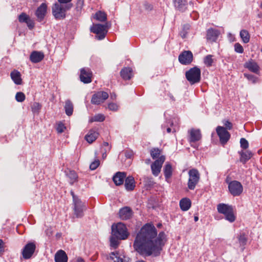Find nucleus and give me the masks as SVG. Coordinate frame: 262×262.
Returning a JSON list of instances; mask_svg holds the SVG:
<instances>
[{"label":"nucleus","mask_w":262,"mask_h":262,"mask_svg":"<svg viewBox=\"0 0 262 262\" xmlns=\"http://www.w3.org/2000/svg\"><path fill=\"white\" fill-rule=\"evenodd\" d=\"M240 37L244 43H248L250 40V35L246 30H242L240 32Z\"/></svg>","instance_id":"36"},{"label":"nucleus","mask_w":262,"mask_h":262,"mask_svg":"<svg viewBox=\"0 0 262 262\" xmlns=\"http://www.w3.org/2000/svg\"><path fill=\"white\" fill-rule=\"evenodd\" d=\"M119 214L121 220H126L132 217L133 211L129 207H124L120 209Z\"/></svg>","instance_id":"19"},{"label":"nucleus","mask_w":262,"mask_h":262,"mask_svg":"<svg viewBox=\"0 0 262 262\" xmlns=\"http://www.w3.org/2000/svg\"><path fill=\"white\" fill-rule=\"evenodd\" d=\"M217 211L223 214L225 216V219L230 223H232L235 220V216L231 206L223 203L219 204L217 206Z\"/></svg>","instance_id":"6"},{"label":"nucleus","mask_w":262,"mask_h":262,"mask_svg":"<svg viewBox=\"0 0 262 262\" xmlns=\"http://www.w3.org/2000/svg\"><path fill=\"white\" fill-rule=\"evenodd\" d=\"M188 141L190 143H194L199 141L202 138L201 131L199 129L192 128L188 130Z\"/></svg>","instance_id":"16"},{"label":"nucleus","mask_w":262,"mask_h":262,"mask_svg":"<svg viewBox=\"0 0 262 262\" xmlns=\"http://www.w3.org/2000/svg\"><path fill=\"white\" fill-rule=\"evenodd\" d=\"M44 58V54L42 52L38 51H33L30 56V60L33 63H38L41 61Z\"/></svg>","instance_id":"23"},{"label":"nucleus","mask_w":262,"mask_h":262,"mask_svg":"<svg viewBox=\"0 0 262 262\" xmlns=\"http://www.w3.org/2000/svg\"><path fill=\"white\" fill-rule=\"evenodd\" d=\"M226 182L228 184V189L230 193L233 196H239L243 191V187L242 184L237 181L229 182L226 179Z\"/></svg>","instance_id":"8"},{"label":"nucleus","mask_w":262,"mask_h":262,"mask_svg":"<svg viewBox=\"0 0 262 262\" xmlns=\"http://www.w3.org/2000/svg\"><path fill=\"white\" fill-rule=\"evenodd\" d=\"M213 56L212 55H207L204 58V63L207 67L212 66L213 63V59L212 58Z\"/></svg>","instance_id":"40"},{"label":"nucleus","mask_w":262,"mask_h":262,"mask_svg":"<svg viewBox=\"0 0 262 262\" xmlns=\"http://www.w3.org/2000/svg\"><path fill=\"white\" fill-rule=\"evenodd\" d=\"M223 122L225 126L224 127L227 130L228 129L230 130L232 128L233 125H232V123L230 122V121H229L228 120H224L223 121Z\"/></svg>","instance_id":"53"},{"label":"nucleus","mask_w":262,"mask_h":262,"mask_svg":"<svg viewBox=\"0 0 262 262\" xmlns=\"http://www.w3.org/2000/svg\"><path fill=\"white\" fill-rule=\"evenodd\" d=\"M157 235V229L152 224L144 225L137 234L133 246H164L166 241L164 232Z\"/></svg>","instance_id":"1"},{"label":"nucleus","mask_w":262,"mask_h":262,"mask_svg":"<svg viewBox=\"0 0 262 262\" xmlns=\"http://www.w3.org/2000/svg\"><path fill=\"white\" fill-rule=\"evenodd\" d=\"M71 195H72V197H73V203L77 202V201L80 200L76 195H75V194H74L73 191H71Z\"/></svg>","instance_id":"56"},{"label":"nucleus","mask_w":262,"mask_h":262,"mask_svg":"<svg viewBox=\"0 0 262 262\" xmlns=\"http://www.w3.org/2000/svg\"><path fill=\"white\" fill-rule=\"evenodd\" d=\"M92 73L88 68H84L81 69L80 79L81 82L84 83H89L92 81Z\"/></svg>","instance_id":"15"},{"label":"nucleus","mask_w":262,"mask_h":262,"mask_svg":"<svg viewBox=\"0 0 262 262\" xmlns=\"http://www.w3.org/2000/svg\"><path fill=\"white\" fill-rule=\"evenodd\" d=\"M98 133L95 129H91L85 136V139L90 143H92L98 138Z\"/></svg>","instance_id":"28"},{"label":"nucleus","mask_w":262,"mask_h":262,"mask_svg":"<svg viewBox=\"0 0 262 262\" xmlns=\"http://www.w3.org/2000/svg\"><path fill=\"white\" fill-rule=\"evenodd\" d=\"M4 247H0V255L4 251Z\"/></svg>","instance_id":"61"},{"label":"nucleus","mask_w":262,"mask_h":262,"mask_svg":"<svg viewBox=\"0 0 262 262\" xmlns=\"http://www.w3.org/2000/svg\"><path fill=\"white\" fill-rule=\"evenodd\" d=\"M111 147V146H110L107 142H104L101 147V151L107 153L110 150Z\"/></svg>","instance_id":"47"},{"label":"nucleus","mask_w":262,"mask_h":262,"mask_svg":"<svg viewBox=\"0 0 262 262\" xmlns=\"http://www.w3.org/2000/svg\"><path fill=\"white\" fill-rule=\"evenodd\" d=\"M30 17L25 13H21L18 16V20L20 23H26L29 19Z\"/></svg>","instance_id":"45"},{"label":"nucleus","mask_w":262,"mask_h":262,"mask_svg":"<svg viewBox=\"0 0 262 262\" xmlns=\"http://www.w3.org/2000/svg\"><path fill=\"white\" fill-rule=\"evenodd\" d=\"M120 75L124 80H129L133 76V70L130 68H124L120 72Z\"/></svg>","instance_id":"31"},{"label":"nucleus","mask_w":262,"mask_h":262,"mask_svg":"<svg viewBox=\"0 0 262 262\" xmlns=\"http://www.w3.org/2000/svg\"><path fill=\"white\" fill-rule=\"evenodd\" d=\"M135 250L141 255L146 257L150 255L157 256L162 250L161 247H135Z\"/></svg>","instance_id":"5"},{"label":"nucleus","mask_w":262,"mask_h":262,"mask_svg":"<svg viewBox=\"0 0 262 262\" xmlns=\"http://www.w3.org/2000/svg\"><path fill=\"white\" fill-rule=\"evenodd\" d=\"M73 204L74 214L77 217H81L83 215V210L85 209L84 203L80 200Z\"/></svg>","instance_id":"17"},{"label":"nucleus","mask_w":262,"mask_h":262,"mask_svg":"<svg viewBox=\"0 0 262 262\" xmlns=\"http://www.w3.org/2000/svg\"><path fill=\"white\" fill-rule=\"evenodd\" d=\"M189 179L187 183L188 188L194 190L200 179V174L196 169H191L188 171Z\"/></svg>","instance_id":"7"},{"label":"nucleus","mask_w":262,"mask_h":262,"mask_svg":"<svg viewBox=\"0 0 262 262\" xmlns=\"http://www.w3.org/2000/svg\"><path fill=\"white\" fill-rule=\"evenodd\" d=\"M201 71L200 68L195 66L186 72L185 77L190 84L199 83L201 79Z\"/></svg>","instance_id":"4"},{"label":"nucleus","mask_w":262,"mask_h":262,"mask_svg":"<svg viewBox=\"0 0 262 262\" xmlns=\"http://www.w3.org/2000/svg\"><path fill=\"white\" fill-rule=\"evenodd\" d=\"M36 243L35 241L32 240L29 242L27 244H26L25 246H36Z\"/></svg>","instance_id":"58"},{"label":"nucleus","mask_w":262,"mask_h":262,"mask_svg":"<svg viewBox=\"0 0 262 262\" xmlns=\"http://www.w3.org/2000/svg\"><path fill=\"white\" fill-rule=\"evenodd\" d=\"M108 97L107 93L103 91L98 92L92 96L91 103L98 105L103 103Z\"/></svg>","instance_id":"13"},{"label":"nucleus","mask_w":262,"mask_h":262,"mask_svg":"<svg viewBox=\"0 0 262 262\" xmlns=\"http://www.w3.org/2000/svg\"><path fill=\"white\" fill-rule=\"evenodd\" d=\"M6 244V243L4 242L2 239H0V246H3V245Z\"/></svg>","instance_id":"63"},{"label":"nucleus","mask_w":262,"mask_h":262,"mask_svg":"<svg viewBox=\"0 0 262 262\" xmlns=\"http://www.w3.org/2000/svg\"><path fill=\"white\" fill-rule=\"evenodd\" d=\"M66 127L63 123L59 122L57 124L56 130L58 133H62L66 129Z\"/></svg>","instance_id":"50"},{"label":"nucleus","mask_w":262,"mask_h":262,"mask_svg":"<svg viewBox=\"0 0 262 262\" xmlns=\"http://www.w3.org/2000/svg\"><path fill=\"white\" fill-rule=\"evenodd\" d=\"M91 31L96 34L95 38L98 40L104 39L107 33L105 26L101 24H96L91 28Z\"/></svg>","instance_id":"9"},{"label":"nucleus","mask_w":262,"mask_h":262,"mask_svg":"<svg viewBox=\"0 0 262 262\" xmlns=\"http://www.w3.org/2000/svg\"><path fill=\"white\" fill-rule=\"evenodd\" d=\"M192 60L193 54L190 51H184L179 56V61L182 64H189Z\"/></svg>","instance_id":"14"},{"label":"nucleus","mask_w":262,"mask_h":262,"mask_svg":"<svg viewBox=\"0 0 262 262\" xmlns=\"http://www.w3.org/2000/svg\"><path fill=\"white\" fill-rule=\"evenodd\" d=\"M174 7L180 11H184L187 5V0H172Z\"/></svg>","instance_id":"26"},{"label":"nucleus","mask_w":262,"mask_h":262,"mask_svg":"<svg viewBox=\"0 0 262 262\" xmlns=\"http://www.w3.org/2000/svg\"><path fill=\"white\" fill-rule=\"evenodd\" d=\"M216 132L221 143L222 145L226 144L230 138V134L228 130L223 126H217L216 128Z\"/></svg>","instance_id":"10"},{"label":"nucleus","mask_w":262,"mask_h":262,"mask_svg":"<svg viewBox=\"0 0 262 262\" xmlns=\"http://www.w3.org/2000/svg\"><path fill=\"white\" fill-rule=\"evenodd\" d=\"M54 260L55 262H68V257L64 251L59 250L55 254Z\"/></svg>","instance_id":"20"},{"label":"nucleus","mask_w":262,"mask_h":262,"mask_svg":"<svg viewBox=\"0 0 262 262\" xmlns=\"http://www.w3.org/2000/svg\"><path fill=\"white\" fill-rule=\"evenodd\" d=\"M67 176L70 179V183L73 185L74 183L77 181L78 176L74 170H69L67 172Z\"/></svg>","instance_id":"35"},{"label":"nucleus","mask_w":262,"mask_h":262,"mask_svg":"<svg viewBox=\"0 0 262 262\" xmlns=\"http://www.w3.org/2000/svg\"><path fill=\"white\" fill-rule=\"evenodd\" d=\"M220 31L218 30L210 28L207 31V39L211 41H215L219 37Z\"/></svg>","instance_id":"22"},{"label":"nucleus","mask_w":262,"mask_h":262,"mask_svg":"<svg viewBox=\"0 0 262 262\" xmlns=\"http://www.w3.org/2000/svg\"><path fill=\"white\" fill-rule=\"evenodd\" d=\"M251 157V154L248 151L245 152H242L241 153V162L243 163H245L248 160H249Z\"/></svg>","instance_id":"37"},{"label":"nucleus","mask_w":262,"mask_h":262,"mask_svg":"<svg viewBox=\"0 0 262 262\" xmlns=\"http://www.w3.org/2000/svg\"><path fill=\"white\" fill-rule=\"evenodd\" d=\"M26 98L25 95L23 92H17L15 95V99L17 102H22Z\"/></svg>","instance_id":"44"},{"label":"nucleus","mask_w":262,"mask_h":262,"mask_svg":"<svg viewBox=\"0 0 262 262\" xmlns=\"http://www.w3.org/2000/svg\"><path fill=\"white\" fill-rule=\"evenodd\" d=\"M125 187L127 191H132L135 187V181L132 176H128L125 180Z\"/></svg>","instance_id":"27"},{"label":"nucleus","mask_w":262,"mask_h":262,"mask_svg":"<svg viewBox=\"0 0 262 262\" xmlns=\"http://www.w3.org/2000/svg\"><path fill=\"white\" fill-rule=\"evenodd\" d=\"M244 76L253 83H255L257 81V78L253 75L245 73Z\"/></svg>","instance_id":"46"},{"label":"nucleus","mask_w":262,"mask_h":262,"mask_svg":"<svg viewBox=\"0 0 262 262\" xmlns=\"http://www.w3.org/2000/svg\"><path fill=\"white\" fill-rule=\"evenodd\" d=\"M95 18L100 21H105L106 20V15L105 13L98 11L95 14Z\"/></svg>","instance_id":"42"},{"label":"nucleus","mask_w":262,"mask_h":262,"mask_svg":"<svg viewBox=\"0 0 262 262\" xmlns=\"http://www.w3.org/2000/svg\"><path fill=\"white\" fill-rule=\"evenodd\" d=\"M100 165V161L98 159H96L92 162L90 165V168L91 170H95Z\"/></svg>","instance_id":"49"},{"label":"nucleus","mask_w":262,"mask_h":262,"mask_svg":"<svg viewBox=\"0 0 262 262\" xmlns=\"http://www.w3.org/2000/svg\"><path fill=\"white\" fill-rule=\"evenodd\" d=\"M72 0H58L59 3H60L61 4H72L71 2Z\"/></svg>","instance_id":"57"},{"label":"nucleus","mask_w":262,"mask_h":262,"mask_svg":"<svg viewBox=\"0 0 262 262\" xmlns=\"http://www.w3.org/2000/svg\"><path fill=\"white\" fill-rule=\"evenodd\" d=\"M46 233L47 235H48V236L52 235V231L51 228L47 229L46 231Z\"/></svg>","instance_id":"59"},{"label":"nucleus","mask_w":262,"mask_h":262,"mask_svg":"<svg viewBox=\"0 0 262 262\" xmlns=\"http://www.w3.org/2000/svg\"><path fill=\"white\" fill-rule=\"evenodd\" d=\"M41 108V104L36 102H34L31 106L32 111L34 114H38Z\"/></svg>","instance_id":"43"},{"label":"nucleus","mask_w":262,"mask_h":262,"mask_svg":"<svg viewBox=\"0 0 262 262\" xmlns=\"http://www.w3.org/2000/svg\"><path fill=\"white\" fill-rule=\"evenodd\" d=\"M25 23L30 29H32L34 27V22L30 18Z\"/></svg>","instance_id":"55"},{"label":"nucleus","mask_w":262,"mask_h":262,"mask_svg":"<svg viewBox=\"0 0 262 262\" xmlns=\"http://www.w3.org/2000/svg\"><path fill=\"white\" fill-rule=\"evenodd\" d=\"M36 247H24L21 251V254L24 259L30 258L35 251Z\"/></svg>","instance_id":"24"},{"label":"nucleus","mask_w":262,"mask_h":262,"mask_svg":"<svg viewBox=\"0 0 262 262\" xmlns=\"http://www.w3.org/2000/svg\"><path fill=\"white\" fill-rule=\"evenodd\" d=\"M77 262H84V261L82 258H81L80 257H78L77 259Z\"/></svg>","instance_id":"62"},{"label":"nucleus","mask_w":262,"mask_h":262,"mask_svg":"<svg viewBox=\"0 0 262 262\" xmlns=\"http://www.w3.org/2000/svg\"><path fill=\"white\" fill-rule=\"evenodd\" d=\"M73 7L72 4H61L55 3L52 7V13L56 19H61L66 17V12Z\"/></svg>","instance_id":"3"},{"label":"nucleus","mask_w":262,"mask_h":262,"mask_svg":"<svg viewBox=\"0 0 262 262\" xmlns=\"http://www.w3.org/2000/svg\"><path fill=\"white\" fill-rule=\"evenodd\" d=\"M56 236L57 238H60L61 236V233H57L56 234Z\"/></svg>","instance_id":"64"},{"label":"nucleus","mask_w":262,"mask_h":262,"mask_svg":"<svg viewBox=\"0 0 262 262\" xmlns=\"http://www.w3.org/2000/svg\"><path fill=\"white\" fill-rule=\"evenodd\" d=\"M64 109L66 114L68 116H70L72 115L73 112V105L70 100H67L66 101Z\"/></svg>","instance_id":"34"},{"label":"nucleus","mask_w":262,"mask_h":262,"mask_svg":"<svg viewBox=\"0 0 262 262\" xmlns=\"http://www.w3.org/2000/svg\"><path fill=\"white\" fill-rule=\"evenodd\" d=\"M164 174L165 178L166 181L168 182L169 179L171 178L172 174V168L171 165L167 162L163 168Z\"/></svg>","instance_id":"29"},{"label":"nucleus","mask_w":262,"mask_h":262,"mask_svg":"<svg viewBox=\"0 0 262 262\" xmlns=\"http://www.w3.org/2000/svg\"><path fill=\"white\" fill-rule=\"evenodd\" d=\"M47 11V5L46 3H42L39 7H38L36 10L35 15L39 22L43 20L45 16L46 15Z\"/></svg>","instance_id":"18"},{"label":"nucleus","mask_w":262,"mask_h":262,"mask_svg":"<svg viewBox=\"0 0 262 262\" xmlns=\"http://www.w3.org/2000/svg\"><path fill=\"white\" fill-rule=\"evenodd\" d=\"M126 176V173L124 172H117L113 177V180L116 185L119 186L123 184Z\"/></svg>","instance_id":"21"},{"label":"nucleus","mask_w":262,"mask_h":262,"mask_svg":"<svg viewBox=\"0 0 262 262\" xmlns=\"http://www.w3.org/2000/svg\"><path fill=\"white\" fill-rule=\"evenodd\" d=\"M108 108L112 111H117L118 110V105L115 103H110L108 104Z\"/></svg>","instance_id":"54"},{"label":"nucleus","mask_w":262,"mask_h":262,"mask_svg":"<svg viewBox=\"0 0 262 262\" xmlns=\"http://www.w3.org/2000/svg\"><path fill=\"white\" fill-rule=\"evenodd\" d=\"M165 160V157L162 155L151 164V172L154 176L157 177L160 173L162 165Z\"/></svg>","instance_id":"11"},{"label":"nucleus","mask_w":262,"mask_h":262,"mask_svg":"<svg viewBox=\"0 0 262 262\" xmlns=\"http://www.w3.org/2000/svg\"><path fill=\"white\" fill-rule=\"evenodd\" d=\"M240 144L241 147L244 149L248 148L249 147V143L248 141L243 138H241L240 140Z\"/></svg>","instance_id":"48"},{"label":"nucleus","mask_w":262,"mask_h":262,"mask_svg":"<svg viewBox=\"0 0 262 262\" xmlns=\"http://www.w3.org/2000/svg\"><path fill=\"white\" fill-rule=\"evenodd\" d=\"M128 234L125 225L121 223L114 224L112 226V236L110 238L111 246H118L119 240H123L128 237Z\"/></svg>","instance_id":"2"},{"label":"nucleus","mask_w":262,"mask_h":262,"mask_svg":"<svg viewBox=\"0 0 262 262\" xmlns=\"http://www.w3.org/2000/svg\"><path fill=\"white\" fill-rule=\"evenodd\" d=\"M84 0H77L76 9L77 11H80L83 6Z\"/></svg>","instance_id":"51"},{"label":"nucleus","mask_w":262,"mask_h":262,"mask_svg":"<svg viewBox=\"0 0 262 262\" xmlns=\"http://www.w3.org/2000/svg\"><path fill=\"white\" fill-rule=\"evenodd\" d=\"M144 6L146 10H150L152 8V6L150 4H148L147 3L145 4Z\"/></svg>","instance_id":"60"},{"label":"nucleus","mask_w":262,"mask_h":262,"mask_svg":"<svg viewBox=\"0 0 262 262\" xmlns=\"http://www.w3.org/2000/svg\"><path fill=\"white\" fill-rule=\"evenodd\" d=\"M244 67L253 73H257L259 72V66L257 63L253 60H250L246 62L245 63Z\"/></svg>","instance_id":"25"},{"label":"nucleus","mask_w":262,"mask_h":262,"mask_svg":"<svg viewBox=\"0 0 262 262\" xmlns=\"http://www.w3.org/2000/svg\"><path fill=\"white\" fill-rule=\"evenodd\" d=\"M235 51L238 53H242L244 52V49L239 43H236L234 45Z\"/></svg>","instance_id":"52"},{"label":"nucleus","mask_w":262,"mask_h":262,"mask_svg":"<svg viewBox=\"0 0 262 262\" xmlns=\"http://www.w3.org/2000/svg\"><path fill=\"white\" fill-rule=\"evenodd\" d=\"M105 120V116L101 114H97L89 120L90 122H103Z\"/></svg>","instance_id":"38"},{"label":"nucleus","mask_w":262,"mask_h":262,"mask_svg":"<svg viewBox=\"0 0 262 262\" xmlns=\"http://www.w3.org/2000/svg\"><path fill=\"white\" fill-rule=\"evenodd\" d=\"M10 76L12 80L15 84L20 85L22 83V79L21 78V74L17 70H14L11 72Z\"/></svg>","instance_id":"30"},{"label":"nucleus","mask_w":262,"mask_h":262,"mask_svg":"<svg viewBox=\"0 0 262 262\" xmlns=\"http://www.w3.org/2000/svg\"><path fill=\"white\" fill-rule=\"evenodd\" d=\"M161 151L158 148H152L150 151V154L153 159L159 158L161 155Z\"/></svg>","instance_id":"41"},{"label":"nucleus","mask_w":262,"mask_h":262,"mask_svg":"<svg viewBox=\"0 0 262 262\" xmlns=\"http://www.w3.org/2000/svg\"><path fill=\"white\" fill-rule=\"evenodd\" d=\"M108 259L113 262H129V258L124 255L123 252L115 250L110 253Z\"/></svg>","instance_id":"12"},{"label":"nucleus","mask_w":262,"mask_h":262,"mask_svg":"<svg viewBox=\"0 0 262 262\" xmlns=\"http://www.w3.org/2000/svg\"><path fill=\"white\" fill-rule=\"evenodd\" d=\"M143 183L146 187H151L155 184L153 178L151 177H144L143 178Z\"/></svg>","instance_id":"39"},{"label":"nucleus","mask_w":262,"mask_h":262,"mask_svg":"<svg viewBox=\"0 0 262 262\" xmlns=\"http://www.w3.org/2000/svg\"><path fill=\"white\" fill-rule=\"evenodd\" d=\"M248 233L245 231H241L237 235V238L240 245H245L248 240Z\"/></svg>","instance_id":"33"},{"label":"nucleus","mask_w":262,"mask_h":262,"mask_svg":"<svg viewBox=\"0 0 262 262\" xmlns=\"http://www.w3.org/2000/svg\"><path fill=\"white\" fill-rule=\"evenodd\" d=\"M191 201L188 198H183L180 201V206L182 210L187 211L191 207Z\"/></svg>","instance_id":"32"}]
</instances>
